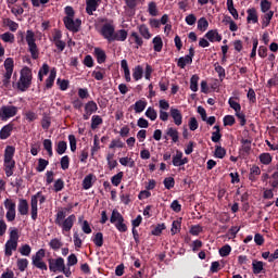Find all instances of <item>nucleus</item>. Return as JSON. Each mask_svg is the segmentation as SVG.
<instances>
[{
	"mask_svg": "<svg viewBox=\"0 0 278 278\" xmlns=\"http://www.w3.org/2000/svg\"><path fill=\"white\" fill-rule=\"evenodd\" d=\"M14 153H16V149L12 146H7L4 150V172L7 177H12V175H14V168L16 167Z\"/></svg>",
	"mask_w": 278,
	"mask_h": 278,
	"instance_id": "obj_4",
	"label": "nucleus"
},
{
	"mask_svg": "<svg viewBox=\"0 0 278 278\" xmlns=\"http://www.w3.org/2000/svg\"><path fill=\"white\" fill-rule=\"evenodd\" d=\"M115 29L116 28L112 24L106 23L101 27L100 34L102 35L104 40H108V42H112Z\"/></svg>",
	"mask_w": 278,
	"mask_h": 278,
	"instance_id": "obj_13",
	"label": "nucleus"
},
{
	"mask_svg": "<svg viewBox=\"0 0 278 278\" xmlns=\"http://www.w3.org/2000/svg\"><path fill=\"white\" fill-rule=\"evenodd\" d=\"M130 38H134L135 43L137 45V48H138V47H142V45H144V40H143L142 37H140V35H138V33H136V31H132V33L130 34Z\"/></svg>",
	"mask_w": 278,
	"mask_h": 278,
	"instance_id": "obj_56",
	"label": "nucleus"
},
{
	"mask_svg": "<svg viewBox=\"0 0 278 278\" xmlns=\"http://www.w3.org/2000/svg\"><path fill=\"white\" fill-rule=\"evenodd\" d=\"M58 76V71H55V68H52L50 71V74L48 76V78L46 79V90H51V88H53V84H55V77Z\"/></svg>",
	"mask_w": 278,
	"mask_h": 278,
	"instance_id": "obj_27",
	"label": "nucleus"
},
{
	"mask_svg": "<svg viewBox=\"0 0 278 278\" xmlns=\"http://www.w3.org/2000/svg\"><path fill=\"white\" fill-rule=\"evenodd\" d=\"M99 110V106L97 105V102L94 101H89L85 104V114L83 115L84 121H88L94 112Z\"/></svg>",
	"mask_w": 278,
	"mask_h": 278,
	"instance_id": "obj_14",
	"label": "nucleus"
},
{
	"mask_svg": "<svg viewBox=\"0 0 278 278\" xmlns=\"http://www.w3.org/2000/svg\"><path fill=\"white\" fill-rule=\"evenodd\" d=\"M123 177H125V173L123 172L115 174L113 177H111V184L115 186V188H118L123 181Z\"/></svg>",
	"mask_w": 278,
	"mask_h": 278,
	"instance_id": "obj_35",
	"label": "nucleus"
},
{
	"mask_svg": "<svg viewBox=\"0 0 278 278\" xmlns=\"http://www.w3.org/2000/svg\"><path fill=\"white\" fill-rule=\"evenodd\" d=\"M48 264L50 273H63L65 277H71L73 275L71 268L66 267V263L62 256L56 258H48Z\"/></svg>",
	"mask_w": 278,
	"mask_h": 278,
	"instance_id": "obj_5",
	"label": "nucleus"
},
{
	"mask_svg": "<svg viewBox=\"0 0 278 278\" xmlns=\"http://www.w3.org/2000/svg\"><path fill=\"white\" fill-rule=\"evenodd\" d=\"M164 229H166V225L164 224L156 225L155 228L152 230V236H161Z\"/></svg>",
	"mask_w": 278,
	"mask_h": 278,
	"instance_id": "obj_62",
	"label": "nucleus"
},
{
	"mask_svg": "<svg viewBox=\"0 0 278 278\" xmlns=\"http://www.w3.org/2000/svg\"><path fill=\"white\" fill-rule=\"evenodd\" d=\"M96 247H103V232H97L93 238Z\"/></svg>",
	"mask_w": 278,
	"mask_h": 278,
	"instance_id": "obj_59",
	"label": "nucleus"
},
{
	"mask_svg": "<svg viewBox=\"0 0 278 278\" xmlns=\"http://www.w3.org/2000/svg\"><path fill=\"white\" fill-rule=\"evenodd\" d=\"M166 135L172 138V142H179V131L173 127L166 130Z\"/></svg>",
	"mask_w": 278,
	"mask_h": 278,
	"instance_id": "obj_38",
	"label": "nucleus"
},
{
	"mask_svg": "<svg viewBox=\"0 0 278 278\" xmlns=\"http://www.w3.org/2000/svg\"><path fill=\"white\" fill-rule=\"evenodd\" d=\"M77 220V216L75 214H72L66 217V212L64 211H59L56 213L54 223L58 225V227H61L62 231H71L73 229V226L75 225Z\"/></svg>",
	"mask_w": 278,
	"mask_h": 278,
	"instance_id": "obj_2",
	"label": "nucleus"
},
{
	"mask_svg": "<svg viewBox=\"0 0 278 278\" xmlns=\"http://www.w3.org/2000/svg\"><path fill=\"white\" fill-rule=\"evenodd\" d=\"M34 79V73L31 68L24 66L20 72V79L17 81V90L25 92L31 88V80Z\"/></svg>",
	"mask_w": 278,
	"mask_h": 278,
	"instance_id": "obj_3",
	"label": "nucleus"
},
{
	"mask_svg": "<svg viewBox=\"0 0 278 278\" xmlns=\"http://www.w3.org/2000/svg\"><path fill=\"white\" fill-rule=\"evenodd\" d=\"M170 231H172V236L179 233V231H181V220H174L172 224Z\"/></svg>",
	"mask_w": 278,
	"mask_h": 278,
	"instance_id": "obj_55",
	"label": "nucleus"
},
{
	"mask_svg": "<svg viewBox=\"0 0 278 278\" xmlns=\"http://www.w3.org/2000/svg\"><path fill=\"white\" fill-rule=\"evenodd\" d=\"M192 58H194V48H190L189 54L178 59L177 66H179V68H186V66L192 62Z\"/></svg>",
	"mask_w": 278,
	"mask_h": 278,
	"instance_id": "obj_15",
	"label": "nucleus"
},
{
	"mask_svg": "<svg viewBox=\"0 0 278 278\" xmlns=\"http://www.w3.org/2000/svg\"><path fill=\"white\" fill-rule=\"evenodd\" d=\"M4 207L7 210L5 218L8 223H14L16 220V202L12 199H5Z\"/></svg>",
	"mask_w": 278,
	"mask_h": 278,
	"instance_id": "obj_11",
	"label": "nucleus"
},
{
	"mask_svg": "<svg viewBox=\"0 0 278 278\" xmlns=\"http://www.w3.org/2000/svg\"><path fill=\"white\" fill-rule=\"evenodd\" d=\"M252 270L254 275H260L262 270H264V262L262 261H253L252 262Z\"/></svg>",
	"mask_w": 278,
	"mask_h": 278,
	"instance_id": "obj_37",
	"label": "nucleus"
},
{
	"mask_svg": "<svg viewBox=\"0 0 278 278\" xmlns=\"http://www.w3.org/2000/svg\"><path fill=\"white\" fill-rule=\"evenodd\" d=\"M101 5V0H86V12L89 16H92L97 9Z\"/></svg>",
	"mask_w": 278,
	"mask_h": 278,
	"instance_id": "obj_17",
	"label": "nucleus"
},
{
	"mask_svg": "<svg viewBox=\"0 0 278 278\" xmlns=\"http://www.w3.org/2000/svg\"><path fill=\"white\" fill-rule=\"evenodd\" d=\"M270 8H273V3L268 0H261V12L266 13V12H273L270 11Z\"/></svg>",
	"mask_w": 278,
	"mask_h": 278,
	"instance_id": "obj_52",
	"label": "nucleus"
},
{
	"mask_svg": "<svg viewBox=\"0 0 278 278\" xmlns=\"http://www.w3.org/2000/svg\"><path fill=\"white\" fill-rule=\"evenodd\" d=\"M26 42L28 45V51L31 55V59L38 60L40 51L38 50V46L36 45V34H34L33 30L26 31Z\"/></svg>",
	"mask_w": 278,
	"mask_h": 278,
	"instance_id": "obj_9",
	"label": "nucleus"
},
{
	"mask_svg": "<svg viewBox=\"0 0 278 278\" xmlns=\"http://www.w3.org/2000/svg\"><path fill=\"white\" fill-rule=\"evenodd\" d=\"M3 24L9 27L10 31H16L18 29V23L10 20V18H5L3 20Z\"/></svg>",
	"mask_w": 278,
	"mask_h": 278,
	"instance_id": "obj_47",
	"label": "nucleus"
},
{
	"mask_svg": "<svg viewBox=\"0 0 278 278\" xmlns=\"http://www.w3.org/2000/svg\"><path fill=\"white\" fill-rule=\"evenodd\" d=\"M228 103H229L230 108H231L232 110H235L236 114H237L238 112H241L242 106L240 105V103H238V102L236 101L235 98H230V99L228 100Z\"/></svg>",
	"mask_w": 278,
	"mask_h": 278,
	"instance_id": "obj_54",
	"label": "nucleus"
},
{
	"mask_svg": "<svg viewBox=\"0 0 278 278\" xmlns=\"http://www.w3.org/2000/svg\"><path fill=\"white\" fill-rule=\"evenodd\" d=\"M71 164V157L68 155L61 157V168L62 170H68V166Z\"/></svg>",
	"mask_w": 278,
	"mask_h": 278,
	"instance_id": "obj_60",
	"label": "nucleus"
},
{
	"mask_svg": "<svg viewBox=\"0 0 278 278\" xmlns=\"http://www.w3.org/2000/svg\"><path fill=\"white\" fill-rule=\"evenodd\" d=\"M188 157H184V152L177 150L176 155H173V166L179 167L185 166V164H188Z\"/></svg>",
	"mask_w": 278,
	"mask_h": 278,
	"instance_id": "obj_16",
	"label": "nucleus"
},
{
	"mask_svg": "<svg viewBox=\"0 0 278 278\" xmlns=\"http://www.w3.org/2000/svg\"><path fill=\"white\" fill-rule=\"evenodd\" d=\"M49 166V161L45 159H39L36 167L37 173H45L46 168Z\"/></svg>",
	"mask_w": 278,
	"mask_h": 278,
	"instance_id": "obj_44",
	"label": "nucleus"
},
{
	"mask_svg": "<svg viewBox=\"0 0 278 278\" xmlns=\"http://www.w3.org/2000/svg\"><path fill=\"white\" fill-rule=\"evenodd\" d=\"M64 243H62V240L54 238L50 240L49 247L52 249V251H60L61 247H63Z\"/></svg>",
	"mask_w": 278,
	"mask_h": 278,
	"instance_id": "obj_40",
	"label": "nucleus"
},
{
	"mask_svg": "<svg viewBox=\"0 0 278 278\" xmlns=\"http://www.w3.org/2000/svg\"><path fill=\"white\" fill-rule=\"evenodd\" d=\"M137 29L140 34L141 38H143L144 40H151L153 35L151 34L149 26H147L146 24H141V25L137 26Z\"/></svg>",
	"mask_w": 278,
	"mask_h": 278,
	"instance_id": "obj_24",
	"label": "nucleus"
},
{
	"mask_svg": "<svg viewBox=\"0 0 278 278\" xmlns=\"http://www.w3.org/2000/svg\"><path fill=\"white\" fill-rule=\"evenodd\" d=\"M98 64H105V60H108V55L105 54V51L101 48H94L93 51Z\"/></svg>",
	"mask_w": 278,
	"mask_h": 278,
	"instance_id": "obj_29",
	"label": "nucleus"
},
{
	"mask_svg": "<svg viewBox=\"0 0 278 278\" xmlns=\"http://www.w3.org/2000/svg\"><path fill=\"white\" fill-rule=\"evenodd\" d=\"M97 181V176L93 174H88L83 180V188L84 190H90L93 184Z\"/></svg>",
	"mask_w": 278,
	"mask_h": 278,
	"instance_id": "obj_26",
	"label": "nucleus"
},
{
	"mask_svg": "<svg viewBox=\"0 0 278 278\" xmlns=\"http://www.w3.org/2000/svg\"><path fill=\"white\" fill-rule=\"evenodd\" d=\"M258 160H260L261 164L268 166V164H270V162H273V156L270 155V153H262V154H260Z\"/></svg>",
	"mask_w": 278,
	"mask_h": 278,
	"instance_id": "obj_45",
	"label": "nucleus"
},
{
	"mask_svg": "<svg viewBox=\"0 0 278 278\" xmlns=\"http://www.w3.org/2000/svg\"><path fill=\"white\" fill-rule=\"evenodd\" d=\"M99 125H103V118L100 115H93L91 117V129H97Z\"/></svg>",
	"mask_w": 278,
	"mask_h": 278,
	"instance_id": "obj_49",
	"label": "nucleus"
},
{
	"mask_svg": "<svg viewBox=\"0 0 278 278\" xmlns=\"http://www.w3.org/2000/svg\"><path fill=\"white\" fill-rule=\"evenodd\" d=\"M64 12L66 16L63 17V23L66 29H68V31L77 34V31H79V28L81 27V20H75V10L73 9V7H65Z\"/></svg>",
	"mask_w": 278,
	"mask_h": 278,
	"instance_id": "obj_1",
	"label": "nucleus"
},
{
	"mask_svg": "<svg viewBox=\"0 0 278 278\" xmlns=\"http://www.w3.org/2000/svg\"><path fill=\"white\" fill-rule=\"evenodd\" d=\"M125 143L121 139H113L109 146V149H123Z\"/></svg>",
	"mask_w": 278,
	"mask_h": 278,
	"instance_id": "obj_57",
	"label": "nucleus"
},
{
	"mask_svg": "<svg viewBox=\"0 0 278 278\" xmlns=\"http://www.w3.org/2000/svg\"><path fill=\"white\" fill-rule=\"evenodd\" d=\"M119 164L122 166H128L129 168H134V166H136V161H134V159L131 157L124 156L119 159Z\"/></svg>",
	"mask_w": 278,
	"mask_h": 278,
	"instance_id": "obj_39",
	"label": "nucleus"
},
{
	"mask_svg": "<svg viewBox=\"0 0 278 278\" xmlns=\"http://www.w3.org/2000/svg\"><path fill=\"white\" fill-rule=\"evenodd\" d=\"M128 33L125 29L114 30L112 42H125Z\"/></svg>",
	"mask_w": 278,
	"mask_h": 278,
	"instance_id": "obj_22",
	"label": "nucleus"
},
{
	"mask_svg": "<svg viewBox=\"0 0 278 278\" xmlns=\"http://www.w3.org/2000/svg\"><path fill=\"white\" fill-rule=\"evenodd\" d=\"M204 38H207L208 42H220L223 40V36L218 34V30L211 29L205 35Z\"/></svg>",
	"mask_w": 278,
	"mask_h": 278,
	"instance_id": "obj_20",
	"label": "nucleus"
},
{
	"mask_svg": "<svg viewBox=\"0 0 278 278\" xmlns=\"http://www.w3.org/2000/svg\"><path fill=\"white\" fill-rule=\"evenodd\" d=\"M18 252L21 253V255H23L24 257H29V255H31V245L30 244H23L20 249Z\"/></svg>",
	"mask_w": 278,
	"mask_h": 278,
	"instance_id": "obj_46",
	"label": "nucleus"
},
{
	"mask_svg": "<svg viewBox=\"0 0 278 278\" xmlns=\"http://www.w3.org/2000/svg\"><path fill=\"white\" fill-rule=\"evenodd\" d=\"M0 38L3 42H9L10 45H14L15 37H14V34L10 31L3 33L0 36Z\"/></svg>",
	"mask_w": 278,
	"mask_h": 278,
	"instance_id": "obj_43",
	"label": "nucleus"
},
{
	"mask_svg": "<svg viewBox=\"0 0 278 278\" xmlns=\"http://www.w3.org/2000/svg\"><path fill=\"white\" fill-rule=\"evenodd\" d=\"M4 71L2 84L5 88L10 86V80L12 79V73H14V59L8 58L4 61Z\"/></svg>",
	"mask_w": 278,
	"mask_h": 278,
	"instance_id": "obj_10",
	"label": "nucleus"
},
{
	"mask_svg": "<svg viewBox=\"0 0 278 278\" xmlns=\"http://www.w3.org/2000/svg\"><path fill=\"white\" fill-rule=\"evenodd\" d=\"M260 175H262V169H260V166L253 165L250 168L249 180L250 181H255L256 177H260Z\"/></svg>",
	"mask_w": 278,
	"mask_h": 278,
	"instance_id": "obj_34",
	"label": "nucleus"
},
{
	"mask_svg": "<svg viewBox=\"0 0 278 278\" xmlns=\"http://www.w3.org/2000/svg\"><path fill=\"white\" fill-rule=\"evenodd\" d=\"M77 262H78L77 255L71 254L67 257V268H71V266H76Z\"/></svg>",
	"mask_w": 278,
	"mask_h": 278,
	"instance_id": "obj_64",
	"label": "nucleus"
},
{
	"mask_svg": "<svg viewBox=\"0 0 278 278\" xmlns=\"http://www.w3.org/2000/svg\"><path fill=\"white\" fill-rule=\"evenodd\" d=\"M18 114V108L14 105H2L0 108V119L9 121V118H14Z\"/></svg>",
	"mask_w": 278,
	"mask_h": 278,
	"instance_id": "obj_12",
	"label": "nucleus"
},
{
	"mask_svg": "<svg viewBox=\"0 0 278 278\" xmlns=\"http://www.w3.org/2000/svg\"><path fill=\"white\" fill-rule=\"evenodd\" d=\"M43 149L48 152L49 157H53V142H51V139L43 140Z\"/></svg>",
	"mask_w": 278,
	"mask_h": 278,
	"instance_id": "obj_41",
	"label": "nucleus"
},
{
	"mask_svg": "<svg viewBox=\"0 0 278 278\" xmlns=\"http://www.w3.org/2000/svg\"><path fill=\"white\" fill-rule=\"evenodd\" d=\"M110 223L114 225L117 231H119L121 233H125V231H127V224H125V217H123V214H121L118 210L112 211Z\"/></svg>",
	"mask_w": 278,
	"mask_h": 278,
	"instance_id": "obj_7",
	"label": "nucleus"
},
{
	"mask_svg": "<svg viewBox=\"0 0 278 278\" xmlns=\"http://www.w3.org/2000/svg\"><path fill=\"white\" fill-rule=\"evenodd\" d=\"M144 75V68L142 65H137L132 68V79L136 81H140Z\"/></svg>",
	"mask_w": 278,
	"mask_h": 278,
	"instance_id": "obj_31",
	"label": "nucleus"
},
{
	"mask_svg": "<svg viewBox=\"0 0 278 278\" xmlns=\"http://www.w3.org/2000/svg\"><path fill=\"white\" fill-rule=\"evenodd\" d=\"M169 114L177 127H179V125L184 123V115H181V111H179L178 109L172 108Z\"/></svg>",
	"mask_w": 278,
	"mask_h": 278,
	"instance_id": "obj_18",
	"label": "nucleus"
},
{
	"mask_svg": "<svg viewBox=\"0 0 278 278\" xmlns=\"http://www.w3.org/2000/svg\"><path fill=\"white\" fill-rule=\"evenodd\" d=\"M18 228H10L9 240L4 244L5 257H12V253L18 249Z\"/></svg>",
	"mask_w": 278,
	"mask_h": 278,
	"instance_id": "obj_6",
	"label": "nucleus"
},
{
	"mask_svg": "<svg viewBox=\"0 0 278 278\" xmlns=\"http://www.w3.org/2000/svg\"><path fill=\"white\" fill-rule=\"evenodd\" d=\"M247 14H248V17H247L248 23H254V24L257 23L258 21L257 10L255 8L248 9Z\"/></svg>",
	"mask_w": 278,
	"mask_h": 278,
	"instance_id": "obj_32",
	"label": "nucleus"
},
{
	"mask_svg": "<svg viewBox=\"0 0 278 278\" xmlns=\"http://www.w3.org/2000/svg\"><path fill=\"white\" fill-rule=\"evenodd\" d=\"M41 127L42 129H49L51 127V117L45 115L41 119Z\"/></svg>",
	"mask_w": 278,
	"mask_h": 278,
	"instance_id": "obj_63",
	"label": "nucleus"
},
{
	"mask_svg": "<svg viewBox=\"0 0 278 278\" xmlns=\"http://www.w3.org/2000/svg\"><path fill=\"white\" fill-rule=\"evenodd\" d=\"M121 68L124 72V79L127 81V84L131 83V71L129 70V64L127 63V60L121 61Z\"/></svg>",
	"mask_w": 278,
	"mask_h": 278,
	"instance_id": "obj_21",
	"label": "nucleus"
},
{
	"mask_svg": "<svg viewBox=\"0 0 278 278\" xmlns=\"http://www.w3.org/2000/svg\"><path fill=\"white\" fill-rule=\"evenodd\" d=\"M27 266H29V261L27 258L17 260V268L21 273H25V270L27 269Z\"/></svg>",
	"mask_w": 278,
	"mask_h": 278,
	"instance_id": "obj_48",
	"label": "nucleus"
},
{
	"mask_svg": "<svg viewBox=\"0 0 278 278\" xmlns=\"http://www.w3.org/2000/svg\"><path fill=\"white\" fill-rule=\"evenodd\" d=\"M30 216L33 220L38 219V200L36 197L30 198Z\"/></svg>",
	"mask_w": 278,
	"mask_h": 278,
	"instance_id": "obj_28",
	"label": "nucleus"
},
{
	"mask_svg": "<svg viewBox=\"0 0 278 278\" xmlns=\"http://www.w3.org/2000/svg\"><path fill=\"white\" fill-rule=\"evenodd\" d=\"M153 49L156 53H161L162 49H164V41L160 35L155 36L152 39Z\"/></svg>",
	"mask_w": 278,
	"mask_h": 278,
	"instance_id": "obj_30",
	"label": "nucleus"
},
{
	"mask_svg": "<svg viewBox=\"0 0 278 278\" xmlns=\"http://www.w3.org/2000/svg\"><path fill=\"white\" fill-rule=\"evenodd\" d=\"M207 27H210V22H207V18L201 17L198 21V29H199V31H207Z\"/></svg>",
	"mask_w": 278,
	"mask_h": 278,
	"instance_id": "obj_42",
	"label": "nucleus"
},
{
	"mask_svg": "<svg viewBox=\"0 0 278 278\" xmlns=\"http://www.w3.org/2000/svg\"><path fill=\"white\" fill-rule=\"evenodd\" d=\"M66 149H68L66 141H59V143L56 146V153L59 155H64V153H66Z\"/></svg>",
	"mask_w": 278,
	"mask_h": 278,
	"instance_id": "obj_53",
	"label": "nucleus"
},
{
	"mask_svg": "<svg viewBox=\"0 0 278 278\" xmlns=\"http://www.w3.org/2000/svg\"><path fill=\"white\" fill-rule=\"evenodd\" d=\"M229 253H231V245H229V244H226L219 249V255L222 257H227V255H229Z\"/></svg>",
	"mask_w": 278,
	"mask_h": 278,
	"instance_id": "obj_61",
	"label": "nucleus"
},
{
	"mask_svg": "<svg viewBox=\"0 0 278 278\" xmlns=\"http://www.w3.org/2000/svg\"><path fill=\"white\" fill-rule=\"evenodd\" d=\"M190 90H192V92H197L199 90V76L198 75H193L190 79Z\"/></svg>",
	"mask_w": 278,
	"mask_h": 278,
	"instance_id": "obj_50",
	"label": "nucleus"
},
{
	"mask_svg": "<svg viewBox=\"0 0 278 278\" xmlns=\"http://www.w3.org/2000/svg\"><path fill=\"white\" fill-rule=\"evenodd\" d=\"M273 16H275V11H269L261 15L262 29H266V27L270 25V21H273Z\"/></svg>",
	"mask_w": 278,
	"mask_h": 278,
	"instance_id": "obj_23",
	"label": "nucleus"
},
{
	"mask_svg": "<svg viewBox=\"0 0 278 278\" xmlns=\"http://www.w3.org/2000/svg\"><path fill=\"white\" fill-rule=\"evenodd\" d=\"M134 110L136 114H141V112H144L147 110V100H138L134 104Z\"/></svg>",
	"mask_w": 278,
	"mask_h": 278,
	"instance_id": "obj_33",
	"label": "nucleus"
},
{
	"mask_svg": "<svg viewBox=\"0 0 278 278\" xmlns=\"http://www.w3.org/2000/svg\"><path fill=\"white\" fill-rule=\"evenodd\" d=\"M148 12L150 16H157V4L155 2H149Z\"/></svg>",
	"mask_w": 278,
	"mask_h": 278,
	"instance_id": "obj_58",
	"label": "nucleus"
},
{
	"mask_svg": "<svg viewBox=\"0 0 278 278\" xmlns=\"http://www.w3.org/2000/svg\"><path fill=\"white\" fill-rule=\"evenodd\" d=\"M13 129H14L13 124H8V125L3 126L0 130V140H8V138H10V136H12Z\"/></svg>",
	"mask_w": 278,
	"mask_h": 278,
	"instance_id": "obj_25",
	"label": "nucleus"
},
{
	"mask_svg": "<svg viewBox=\"0 0 278 278\" xmlns=\"http://www.w3.org/2000/svg\"><path fill=\"white\" fill-rule=\"evenodd\" d=\"M147 118H150V121H156L157 119V111L155 109L149 106L146 111Z\"/></svg>",
	"mask_w": 278,
	"mask_h": 278,
	"instance_id": "obj_51",
	"label": "nucleus"
},
{
	"mask_svg": "<svg viewBox=\"0 0 278 278\" xmlns=\"http://www.w3.org/2000/svg\"><path fill=\"white\" fill-rule=\"evenodd\" d=\"M17 212L21 216H27V214H29V203L27 202V200H18Z\"/></svg>",
	"mask_w": 278,
	"mask_h": 278,
	"instance_id": "obj_19",
	"label": "nucleus"
},
{
	"mask_svg": "<svg viewBox=\"0 0 278 278\" xmlns=\"http://www.w3.org/2000/svg\"><path fill=\"white\" fill-rule=\"evenodd\" d=\"M106 162H108L109 170H114V168L118 166V162L114 160V153L106 154Z\"/></svg>",
	"mask_w": 278,
	"mask_h": 278,
	"instance_id": "obj_36",
	"label": "nucleus"
},
{
	"mask_svg": "<svg viewBox=\"0 0 278 278\" xmlns=\"http://www.w3.org/2000/svg\"><path fill=\"white\" fill-rule=\"evenodd\" d=\"M47 256V250L39 249L33 256H31V264L35 268L39 270H48L47 263H45V257Z\"/></svg>",
	"mask_w": 278,
	"mask_h": 278,
	"instance_id": "obj_8",
	"label": "nucleus"
}]
</instances>
